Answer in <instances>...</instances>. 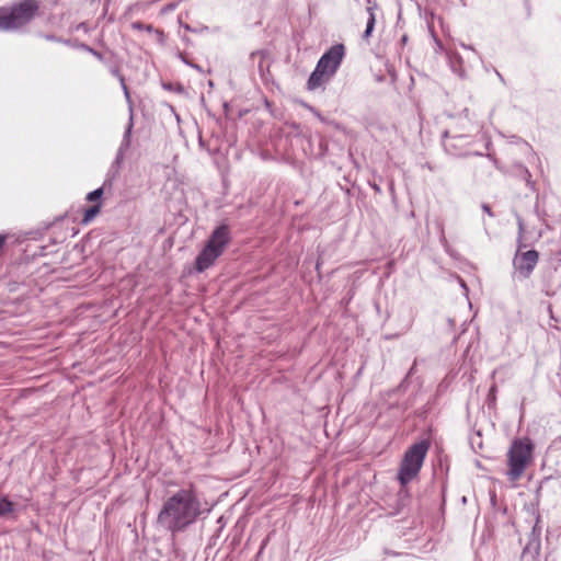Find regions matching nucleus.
Returning <instances> with one entry per match:
<instances>
[{
  "mask_svg": "<svg viewBox=\"0 0 561 561\" xmlns=\"http://www.w3.org/2000/svg\"><path fill=\"white\" fill-rule=\"evenodd\" d=\"M131 27L135 28V30H145L147 32H151L152 28H153L152 25H150V24L146 25V24H144L141 22H134L131 24Z\"/></svg>",
  "mask_w": 561,
  "mask_h": 561,
  "instance_id": "15",
  "label": "nucleus"
},
{
  "mask_svg": "<svg viewBox=\"0 0 561 561\" xmlns=\"http://www.w3.org/2000/svg\"><path fill=\"white\" fill-rule=\"evenodd\" d=\"M377 8V3L373 0H367L366 1V9H376Z\"/></svg>",
  "mask_w": 561,
  "mask_h": 561,
  "instance_id": "19",
  "label": "nucleus"
},
{
  "mask_svg": "<svg viewBox=\"0 0 561 561\" xmlns=\"http://www.w3.org/2000/svg\"><path fill=\"white\" fill-rule=\"evenodd\" d=\"M102 194H103V188H102V187H99V188H96V190H94V191L90 192V193L87 195V199H88L89 202L98 201V199H100V198H101Z\"/></svg>",
  "mask_w": 561,
  "mask_h": 561,
  "instance_id": "14",
  "label": "nucleus"
},
{
  "mask_svg": "<svg viewBox=\"0 0 561 561\" xmlns=\"http://www.w3.org/2000/svg\"><path fill=\"white\" fill-rule=\"evenodd\" d=\"M534 445L528 438L515 439L507 451L508 481H518L533 459Z\"/></svg>",
  "mask_w": 561,
  "mask_h": 561,
  "instance_id": "4",
  "label": "nucleus"
},
{
  "mask_svg": "<svg viewBox=\"0 0 561 561\" xmlns=\"http://www.w3.org/2000/svg\"><path fill=\"white\" fill-rule=\"evenodd\" d=\"M133 116H130L129 123L124 131L123 139L121 141V145L117 149L115 160L113 162L112 168H115L116 171H118L121 163L124 160L125 153L130 147L131 144V130H133Z\"/></svg>",
  "mask_w": 561,
  "mask_h": 561,
  "instance_id": "8",
  "label": "nucleus"
},
{
  "mask_svg": "<svg viewBox=\"0 0 561 561\" xmlns=\"http://www.w3.org/2000/svg\"><path fill=\"white\" fill-rule=\"evenodd\" d=\"M230 239V230L227 225L217 227L195 260L196 271L202 273L213 266L216 260L224 253Z\"/></svg>",
  "mask_w": 561,
  "mask_h": 561,
  "instance_id": "3",
  "label": "nucleus"
},
{
  "mask_svg": "<svg viewBox=\"0 0 561 561\" xmlns=\"http://www.w3.org/2000/svg\"><path fill=\"white\" fill-rule=\"evenodd\" d=\"M366 11L368 12L369 18L367 21L366 30L363 34V37L365 39H367L371 35L374 27H375V23H376V16H375V12H374L375 9H366Z\"/></svg>",
  "mask_w": 561,
  "mask_h": 561,
  "instance_id": "11",
  "label": "nucleus"
},
{
  "mask_svg": "<svg viewBox=\"0 0 561 561\" xmlns=\"http://www.w3.org/2000/svg\"><path fill=\"white\" fill-rule=\"evenodd\" d=\"M14 511V503L8 497H0V517H8Z\"/></svg>",
  "mask_w": 561,
  "mask_h": 561,
  "instance_id": "10",
  "label": "nucleus"
},
{
  "mask_svg": "<svg viewBox=\"0 0 561 561\" xmlns=\"http://www.w3.org/2000/svg\"><path fill=\"white\" fill-rule=\"evenodd\" d=\"M119 81H121L122 89H123V91H124V94H125L126 101H127L129 104H131L129 90H128V87H127V85H126V83H125V79H124V77H121V78H119Z\"/></svg>",
  "mask_w": 561,
  "mask_h": 561,
  "instance_id": "16",
  "label": "nucleus"
},
{
  "mask_svg": "<svg viewBox=\"0 0 561 561\" xmlns=\"http://www.w3.org/2000/svg\"><path fill=\"white\" fill-rule=\"evenodd\" d=\"M333 76L327 72L324 69L320 68L318 65L316 69L311 72L308 81L307 89L310 91L317 90L322 87L324 83L329 82Z\"/></svg>",
  "mask_w": 561,
  "mask_h": 561,
  "instance_id": "9",
  "label": "nucleus"
},
{
  "mask_svg": "<svg viewBox=\"0 0 561 561\" xmlns=\"http://www.w3.org/2000/svg\"><path fill=\"white\" fill-rule=\"evenodd\" d=\"M517 247V251L513 259V267L519 279H527L533 274L539 261V253L536 250L522 251Z\"/></svg>",
  "mask_w": 561,
  "mask_h": 561,
  "instance_id": "6",
  "label": "nucleus"
},
{
  "mask_svg": "<svg viewBox=\"0 0 561 561\" xmlns=\"http://www.w3.org/2000/svg\"><path fill=\"white\" fill-rule=\"evenodd\" d=\"M517 226H518V237H517V245L519 249L526 248V244L523 242L525 226L520 216H517Z\"/></svg>",
  "mask_w": 561,
  "mask_h": 561,
  "instance_id": "12",
  "label": "nucleus"
},
{
  "mask_svg": "<svg viewBox=\"0 0 561 561\" xmlns=\"http://www.w3.org/2000/svg\"><path fill=\"white\" fill-rule=\"evenodd\" d=\"M345 54L344 45L336 44L325 51L318 61V66L334 76L342 64Z\"/></svg>",
  "mask_w": 561,
  "mask_h": 561,
  "instance_id": "7",
  "label": "nucleus"
},
{
  "mask_svg": "<svg viewBox=\"0 0 561 561\" xmlns=\"http://www.w3.org/2000/svg\"><path fill=\"white\" fill-rule=\"evenodd\" d=\"M482 209L484 213H486L490 217H493L494 214L491 210V207L488 204H482Z\"/></svg>",
  "mask_w": 561,
  "mask_h": 561,
  "instance_id": "18",
  "label": "nucleus"
},
{
  "mask_svg": "<svg viewBox=\"0 0 561 561\" xmlns=\"http://www.w3.org/2000/svg\"><path fill=\"white\" fill-rule=\"evenodd\" d=\"M203 512L201 499L191 485L179 490L164 502L158 523L172 533H180L194 524Z\"/></svg>",
  "mask_w": 561,
  "mask_h": 561,
  "instance_id": "1",
  "label": "nucleus"
},
{
  "mask_svg": "<svg viewBox=\"0 0 561 561\" xmlns=\"http://www.w3.org/2000/svg\"><path fill=\"white\" fill-rule=\"evenodd\" d=\"M101 209V205L100 204H96L90 208H88L85 211H84V217H83V221L84 222H88L90 221Z\"/></svg>",
  "mask_w": 561,
  "mask_h": 561,
  "instance_id": "13",
  "label": "nucleus"
},
{
  "mask_svg": "<svg viewBox=\"0 0 561 561\" xmlns=\"http://www.w3.org/2000/svg\"><path fill=\"white\" fill-rule=\"evenodd\" d=\"M489 402H494L496 399V385L493 383L489 390L488 394Z\"/></svg>",
  "mask_w": 561,
  "mask_h": 561,
  "instance_id": "17",
  "label": "nucleus"
},
{
  "mask_svg": "<svg viewBox=\"0 0 561 561\" xmlns=\"http://www.w3.org/2000/svg\"><path fill=\"white\" fill-rule=\"evenodd\" d=\"M428 448L430 443L421 440L405 451L398 472L401 485H407L419 474Z\"/></svg>",
  "mask_w": 561,
  "mask_h": 561,
  "instance_id": "5",
  "label": "nucleus"
},
{
  "mask_svg": "<svg viewBox=\"0 0 561 561\" xmlns=\"http://www.w3.org/2000/svg\"><path fill=\"white\" fill-rule=\"evenodd\" d=\"M371 187H373V190H374L376 193H381V188L379 187V185H377V184H371Z\"/></svg>",
  "mask_w": 561,
  "mask_h": 561,
  "instance_id": "20",
  "label": "nucleus"
},
{
  "mask_svg": "<svg viewBox=\"0 0 561 561\" xmlns=\"http://www.w3.org/2000/svg\"><path fill=\"white\" fill-rule=\"evenodd\" d=\"M37 0H20L9 7H0V31L18 32L26 27L38 14Z\"/></svg>",
  "mask_w": 561,
  "mask_h": 561,
  "instance_id": "2",
  "label": "nucleus"
}]
</instances>
